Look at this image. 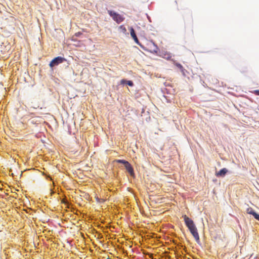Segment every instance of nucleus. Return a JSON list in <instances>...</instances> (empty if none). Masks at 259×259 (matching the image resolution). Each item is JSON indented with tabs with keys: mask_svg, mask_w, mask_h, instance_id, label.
<instances>
[{
	"mask_svg": "<svg viewBox=\"0 0 259 259\" xmlns=\"http://www.w3.org/2000/svg\"><path fill=\"white\" fill-rule=\"evenodd\" d=\"M82 33L80 32H78L75 34V35L76 36H80Z\"/></svg>",
	"mask_w": 259,
	"mask_h": 259,
	"instance_id": "nucleus-15",
	"label": "nucleus"
},
{
	"mask_svg": "<svg viewBox=\"0 0 259 259\" xmlns=\"http://www.w3.org/2000/svg\"><path fill=\"white\" fill-rule=\"evenodd\" d=\"M228 172V170L226 168H224L222 169H221L220 171L216 172L215 176L218 177H224L227 172Z\"/></svg>",
	"mask_w": 259,
	"mask_h": 259,
	"instance_id": "nucleus-6",
	"label": "nucleus"
},
{
	"mask_svg": "<svg viewBox=\"0 0 259 259\" xmlns=\"http://www.w3.org/2000/svg\"><path fill=\"white\" fill-rule=\"evenodd\" d=\"M246 212L248 214H252L255 219L257 217L258 214L251 207H248L246 209Z\"/></svg>",
	"mask_w": 259,
	"mask_h": 259,
	"instance_id": "nucleus-9",
	"label": "nucleus"
},
{
	"mask_svg": "<svg viewBox=\"0 0 259 259\" xmlns=\"http://www.w3.org/2000/svg\"><path fill=\"white\" fill-rule=\"evenodd\" d=\"M65 61H66V59L64 58L59 56L53 59L50 63L49 65L51 67H53L62 63Z\"/></svg>",
	"mask_w": 259,
	"mask_h": 259,
	"instance_id": "nucleus-3",
	"label": "nucleus"
},
{
	"mask_svg": "<svg viewBox=\"0 0 259 259\" xmlns=\"http://www.w3.org/2000/svg\"><path fill=\"white\" fill-rule=\"evenodd\" d=\"M117 162L118 163L124 164V165H126L127 164V163L128 162V161H125L124 160H117Z\"/></svg>",
	"mask_w": 259,
	"mask_h": 259,
	"instance_id": "nucleus-12",
	"label": "nucleus"
},
{
	"mask_svg": "<svg viewBox=\"0 0 259 259\" xmlns=\"http://www.w3.org/2000/svg\"><path fill=\"white\" fill-rule=\"evenodd\" d=\"M124 166L131 176L134 175V169L129 162L127 163V164L125 165Z\"/></svg>",
	"mask_w": 259,
	"mask_h": 259,
	"instance_id": "nucleus-8",
	"label": "nucleus"
},
{
	"mask_svg": "<svg viewBox=\"0 0 259 259\" xmlns=\"http://www.w3.org/2000/svg\"><path fill=\"white\" fill-rule=\"evenodd\" d=\"M251 92L255 95L259 96V90H253Z\"/></svg>",
	"mask_w": 259,
	"mask_h": 259,
	"instance_id": "nucleus-13",
	"label": "nucleus"
},
{
	"mask_svg": "<svg viewBox=\"0 0 259 259\" xmlns=\"http://www.w3.org/2000/svg\"><path fill=\"white\" fill-rule=\"evenodd\" d=\"M176 66L179 68H180L181 70H183V67L182 66V65L179 63H177L176 64Z\"/></svg>",
	"mask_w": 259,
	"mask_h": 259,
	"instance_id": "nucleus-14",
	"label": "nucleus"
},
{
	"mask_svg": "<svg viewBox=\"0 0 259 259\" xmlns=\"http://www.w3.org/2000/svg\"><path fill=\"white\" fill-rule=\"evenodd\" d=\"M190 232H191V234L193 235V236L195 238L196 241L197 243H199L200 239H199V234L198 233L197 228L196 227L194 229H193L191 230H190Z\"/></svg>",
	"mask_w": 259,
	"mask_h": 259,
	"instance_id": "nucleus-5",
	"label": "nucleus"
},
{
	"mask_svg": "<svg viewBox=\"0 0 259 259\" xmlns=\"http://www.w3.org/2000/svg\"><path fill=\"white\" fill-rule=\"evenodd\" d=\"M119 28L123 33H125L126 32V29L123 25H120Z\"/></svg>",
	"mask_w": 259,
	"mask_h": 259,
	"instance_id": "nucleus-11",
	"label": "nucleus"
},
{
	"mask_svg": "<svg viewBox=\"0 0 259 259\" xmlns=\"http://www.w3.org/2000/svg\"><path fill=\"white\" fill-rule=\"evenodd\" d=\"M255 219L259 221V214H258L257 217H256Z\"/></svg>",
	"mask_w": 259,
	"mask_h": 259,
	"instance_id": "nucleus-16",
	"label": "nucleus"
},
{
	"mask_svg": "<svg viewBox=\"0 0 259 259\" xmlns=\"http://www.w3.org/2000/svg\"><path fill=\"white\" fill-rule=\"evenodd\" d=\"M125 82H126V83H127L129 86H131V87H132V86H133V85H134V83H133V81H131V80H128V81H126V80H124V79H122V80H121V83H125Z\"/></svg>",
	"mask_w": 259,
	"mask_h": 259,
	"instance_id": "nucleus-10",
	"label": "nucleus"
},
{
	"mask_svg": "<svg viewBox=\"0 0 259 259\" xmlns=\"http://www.w3.org/2000/svg\"><path fill=\"white\" fill-rule=\"evenodd\" d=\"M130 33H131V36L134 39V40L135 41V42L136 44H137L138 45H140L139 40H138V38H137V37L136 36V34L135 33V30L133 29V28H132V27H131V28H130Z\"/></svg>",
	"mask_w": 259,
	"mask_h": 259,
	"instance_id": "nucleus-7",
	"label": "nucleus"
},
{
	"mask_svg": "<svg viewBox=\"0 0 259 259\" xmlns=\"http://www.w3.org/2000/svg\"><path fill=\"white\" fill-rule=\"evenodd\" d=\"M108 13L112 18L113 20L118 24L122 22L124 19L123 16L113 11L108 10Z\"/></svg>",
	"mask_w": 259,
	"mask_h": 259,
	"instance_id": "nucleus-1",
	"label": "nucleus"
},
{
	"mask_svg": "<svg viewBox=\"0 0 259 259\" xmlns=\"http://www.w3.org/2000/svg\"><path fill=\"white\" fill-rule=\"evenodd\" d=\"M183 218H184L185 223L189 229V231L196 227L193 220L190 219L186 215H183Z\"/></svg>",
	"mask_w": 259,
	"mask_h": 259,
	"instance_id": "nucleus-2",
	"label": "nucleus"
},
{
	"mask_svg": "<svg viewBox=\"0 0 259 259\" xmlns=\"http://www.w3.org/2000/svg\"><path fill=\"white\" fill-rule=\"evenodd\" d=\"M11 46L8 43H3L2 45L0 46V52L3 54H5L9 52L10 50Z\"/></svg>",
	"mask_w": 259,
	"mask_h": 259,
	"instance_id": "nucleus-4",
	"label": "nucleus"
}]
</instances>
